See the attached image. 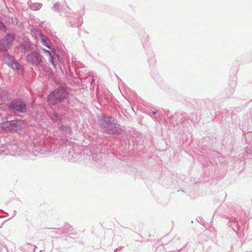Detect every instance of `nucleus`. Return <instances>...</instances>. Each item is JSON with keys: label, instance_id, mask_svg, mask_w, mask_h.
<instances>
[{"label": "nucleus", "instance_id": "1", "mask_svg": "<svg viewBox=\"0 0 252 252\" xmlns=\"http://www.w3.org/2000/svg\"><path fill=\"white\" fill-rule=\"evenodd\" d=\"M25 126L22 121H6L1 124V127L6 131H16L22 129Z\"/></svg>", "mask_w": 252, "mask_h": 252}, {"label": "nucleus", "instance_id": "2", "mask_svg": "<svg viewBox=\"0 0 252 252\" xmlns=\"http://www.w3.org/2000/svg\"><path fill=\"white\" fill-rule=\"evenodd\" d=\"M27 60L32 64L38 65L42 61V56L38 52H33L27 55Z\"/></svg>", "mask_w": 252, "mask_h": 252}, {"label": "nucleus", "instance_id": "3", "mask_svg": "<svg viewBox=\"0 0 252 252\" xmlns=\"http://www.w3.org/2000/svg\"><path fill=\"white\" fill-rule=\"evenodd\" d=\"M9 108L15 113L22 112L26 108V104L21 101H14L10 104Z\"/></svg>", "mask_w": 252, "mask_h": 252}, {"label": "nucleus", "instance_id": "4", "mask_svg": "<svg viewBox=\"0 0 252 252\" xmlns=\"http://www.w3.org/2000/svg\"><path fill=\"white\" fill-rule=\"evenodd\" d=\"M13 35H7L0 42V49L1 50H7L11 45L14 40Z\"/></svg>", "mask_w": 252, "mask_h": 252}, {"label": "nucleus", "instance_id": "5", "mask_svg": "<svg viewBox=\"0 0 252 252\" xmlns=\"http://www.w3.org/2000/svg\"><path fill=\"white\" fill-rule=\"evenodd\" d=\"M52 93H55L54 96H55L56 97H59V99L60 101L63 99L66 96L65 91L63 89L55 90Z\"/></svg>", "mask_w": 252, "mask_h": 252}, {"label": "nucleus", "instance_id": "6", "mask_svg": "<svg viewBox=\"0 0 252 252\" xmlns=\"http://www.w3.org/2000/svg\"><path fill=\"white\" fill-rule=\"evenodd\" d=\"M55 93H52L48 95V101L50 105H55L61 101L59 99V97H56L55 96H54Z\"/></svg>", "mask_w": 252, "mask_h": 252}, {"label": "nucleus", "instance_id": "7", "mask_svg": "<svg viewBox=\"0 0 252 252\" xmlns=\"http://www.w3.org/2000/svg\"><path fill=\"white\" fill-rule=\"evenodd\" d=\"M42 51L44 52V54L48 57L49 62H50L54 67H55V64L54 63L53 57L51 55V52L43 49H42Z\"/></svg>", "mask_w": 252, "mask_h": 252}, {"label": "nucleus", "instance_id": "8", "mask_svg": "<svg viewBox=\"0 0 252 252\" xmlns=\"http://www.w3.org/2000/svg\"><path fill=\"white\" fill-rule=\"evenodd\" d=\"M3 60L8 64L11 63L15 60L13 58L8 54H5L3 56Z\"/></svg>", "mask_w": 252, "mask_h": 252}, {"label": "nucleus", "instance_id": "9", "mask_svg": "<svg viewBox=\"0 0 252 252\" xmlns=\"http://www.w3.org/2000/svg\"><path fill=\"white\" fill-rule=\"evenodd\" d=\"M42 43L49 48H51V43L49 39L46 37H42Z\"/></svg>", "mask_w": 252, "mask_h": 252}, {"label": "nucleus", "instance_id": "10", "mask_svg": "<svg viewBox=\"0 0 252 252\" xmlns=\"http://www.w3.org/2000/svg\"><path fill=\"white\" fill-rule=\"evenodd\" d=\"M9 64L10 65L12 69L14 70H18L20 69V65L15 60Z\"/></svg>", "mask_w": 252, "mask_h": 252}, {"label": "nucleus", "instance_id": "11", "mask_svg": "<svg viewBox=\"0 0 252 252\" xmlns=\"http://www.w3.org/2000/svg\"><path fill=\"white\" fill-rule=\"evenodd\" d=\"M34 5H35V6L36 7H37V8H40V7H41V5H40V4H39V3H35V4H33V5H32V6H34Z\"/></svg>", "mask_w": 252, "mask_h": 252}, {"label": "nucleus", "instance_id": "12", "mask_svg": "<svg viewBox=\"0 0 252 252\" xmlns=\"http://www.w3.org/2000/svg\"><path fill=\"white\" fill-rule=\"evenodd\" d=\"M3 27H4V26H3V24L2 23V22H1L0 21V29H2Z\"/></svg>", "mask_w": 252, "mask_h": 252}, {"label": "nucleus", "instance_id": "13", "mask_svg": "<svg viewBox=\"0 0 252 252\" xmlns=\"http://www.w3.org/2000/svg\"><path fill=\"white\" fill-rule=\"evenodd\" d=\"M100 124H101L102 126H103L104 127H105V126H105L104 124H103V122H102L100 121Z\"/></svg>", "mask_w": 252, "mask_h": 252}, {"label": "nucleus", "instance_id": "14", "mask_svg": "<svg viewBox=\"0 0 252 252\" xmlns=\"http://www.w3.org/2000/svg\"><path fill=\"white\" fill-rule=\"evenodd\" d=\"M153 113H154V114H155L156 113V112H153Z\"/></svg>", "mask_w": 252, "mask_h": 252}]
</instances>
